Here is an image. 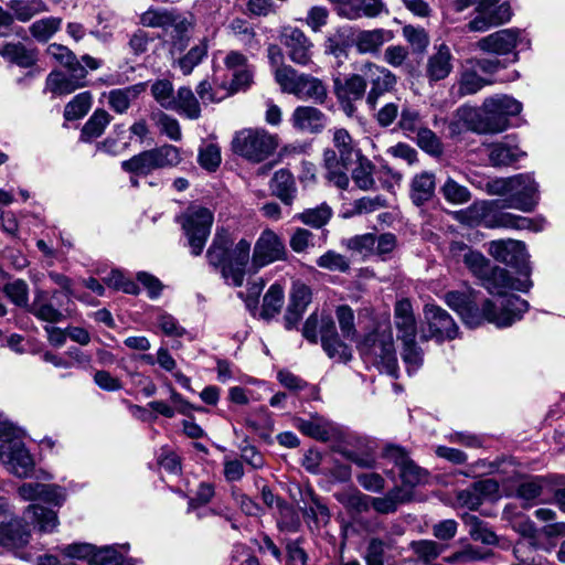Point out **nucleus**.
<instances>
[{
  "mask_svg": "<svg viewBox=\"0 0 565 565\" xmlns=\"http://www.w3.org/2000/svg\"><path fill=\"white\" fill-rule=\"evenodd\" d=\"M313 238L315 235L311 231L303 227H297L294 230L289 238V246L297 254L307 253L315 246Z\"/></svg>",
  "mask_w": 565,
  "mask_h": 565,
  "instance_id": "obj_64",
  "label": "nucleus"
},
{
  "mask_svg": "<svg viewBox=\"0 0 565 565\" xmlns=\"http://www.w3.org/2000/svg\"><path fill=\"white\" fill-rule=\"evenodd\" d=\"M393 38L394 34L390 30H362L356 33L353 43L360 54H376Z\"/></svg>",
  "mask_w": 565,
  "mask_h": 565,
  "instance_id": "obj_28",
  "label": "nucleus"
},
{
  "mask_svg": "<svg viewBox=\"0 0 565 565\" xmlns=\"http://www.w3.org/2000/svg\"><path fill=\"white\" fill-rule=\"evenodd\" d=\"M445 301L470 328L479 327L483 321L492 323L497 328H508L520 320L529 309L527 301L519 296L507 297L502 302L500 313H498L497 306L489 299L484 300L479 309L473 305L471 294L468 292L449 291L445 295Z\"/></svg>",
  "mask_w": 565,
  "mask_h": 565,
  "instance_id": "obj_1",
  "label": "nucleus"
},
{
  "mask_svg": "<svg viewBox=\"0 0 565 565\" xmlns=\"http://www.w3.org/2000/svg\"><path fill=\"white\" fill-rule=\"evenodd\" d=\"M486 107L491 111H493L497 107L498 111L508 120L509 117L516 116L522 110V104L508 95H495L486 98Z\"/></svg>",
  "mask_w": 565,
  "mask_h": 565,
  "instance_id": "obj_51",
  "label": "nucleus"
},
{
  "mask_svg": "<svg viewBox=\"0 0 565 565\" xmlns=\"http://www.w3.org/2000/svg\"><path fill=\"white\" fill-rule=\"evenodd\" d=\"M294 95L300 99H311L316 103L323 104L328 93L326 85L319 78L301 74Z\"/></svg>",
  "mask_w": 565,
  "mask_h": 565,
  "instance_id": "obj_39",
  "label": "nucleus"
},
{
  "mask_svg": "<svg viewBox=\"0 0 565 565\" xmlns=\"http://www.w3.org/2000/svg\"><path fill=\"white\" fill-rule=\"evenodd\" d=\"M274 76L282 92L294 95L300 81L301 74H299L290 65L286 64L280 65L279 68L275 70Z\"/></svg>",
  "mask_w": 565,
  "mask_h": 565,
  "instance_id": "obj_58",
  "label": "nucleus"
},
{
  "mask_svg": "<svg viewBox=\"0 0 565 565\" xmlns=\"http://www.w3.org/2000/svg\"><path fill=\"white\" fill-rule=\"evenodd\" d=\"M462 521L468 526L469 535L475 541H480L483 544L493 545L498 539L494 532H492L486 522L480 520L477 515L465 514Z\"/></svg>",
  "mask_w": 565,
  "mask_h": 565,
  "instance_id": "obj_47",
  "label": "nucleus"
},
{
  "mask_svg": "<svg viewBox=\"0 0 565 565\" xmlns=\"http://www.w3.org/2000/svg\"><path fill=\"white\" fill-rule=\"evenodd\" d=\"M489 254L495 260L516 268L522 276L530 277L529 255L522 242L515 239L492 241L489 245Z\"/></svg>",
  "mask_w": 565,
  "mask_h": 565,
  "instance_id": "obj_14",
  "label": "nucleus"
},
{
  "mask_svg": "<svg viewBox=\"0 0 565 565\" xmlns=\"http://www.w3.org/2000/svg\"><path fill=\"white\" fill-rule=\"evenodd\" d=\"M522 42L521 33L515 29H503L493 32L477 43L478 47L487 53L495 55H509L512 54L510 62L514 63L518 61V53L514 49Z\"/></svg>",
  "mask_w": 565,
  "mask_h": 565,
  "instance_id": "obj_17",
  "label": "nucleus"
},
{
  "mask_svg": "<svg viewBox=\"0 0 565 565\" xmlns=\"http://www.w3.org/2000/svg\"><path fill=\"white\" fill-rule=\"evenodd\" d=\"M270 190L282 203L291 205L297 191L292 174L285 169L276 171L270 181Z\"/></svg>",
  "mask_w": 565,
  "mask_h": 565,
  "instance_id": "obj_35",
  "label": "nucleus"
},
{
  "mask_svg": "<svg viewBox=\"0 0 565 565\" xmlns=\"http://www.w3.org/2000/svg\"><path fill=\"white\" fill-rule=\"evenodd\" d=\"M332 214V209L327 203H321L316 207L306 209L295 215V218L312 228H321L329 223Z\"/></svg>",
  "mask_w": 565,
  "mask_h": 565,
  "instance_id": "obj_46",
  "label": "nucleus"
},
{
  "mask_svg": "<svg viewBox=\"0 0 565 565\" xmlns=\"http://www.w3.org/2000/svg\"><path fill=\"white\" fill-rule=\"evenodd\" d=\"M360 71L365 75L366 85L371 86L365 98L366 105L371 110H375L379 99L394 90L397 77L390 70L372 62L362 65Z\"/></svg>",
  "mask_w": 565,
  "mask_h": 565,
  "instance_id": "obj_11",
  "label": "nucleus"
},
{
  "mask_svg": "<svg viewBox=\"0 0 565 565\" xmlns=\"http://www.w3.org/2000/svg\"><path fill=\"white\" fill-rule=\"evenodd\" d=\"M471 115L470 129L478 134H499L509 127V120L502 116L498 108L493 111L486 107V100L482 103L481 110L461 109Z\"/></svg>",
  "mask_w": 565,
  "mask_h": 565,
  "instance_id": "obj_20",
  "label": "nucleus"
},
{
  "mask_svg": "<svg viewBox=\"0 0 565 565\" xmlns=\"http://www.w3.org/2000/svg\"><path fill=\"white\" fill-rule=\"evenodd\" d=\"M411 494L407 490L395 487L383 497H371V508L380 514H390L397 511L399 504L407 502Z\"/></svg>",
  "mask_w": 565,
  "mask_h": 565,
  "instance_id": "obj_34",
  "label": "nucleus"
},
{
  "mask_svg": "<svg viewBox=\"0 0 565 565\" xmlns=\"http://www.w3.org/2000/svg\"><path fill=\"white\" fill-rule=\"evenodd\" d=\"M175 107L170 110H175L184 115L189 119H198L201 116V107L198 98L189 87H180L177 96H174Z\"/></svg>",
  "mask_w": 565,
  "mask_h": 565,
  "instance_id": "obj_43",
  "label": "nucleus"
},
{
  "mask_svg": "<svg viewBox=\"0 0 565 565\" xmlns=\"http://www.w3.org/2000/svg\"><path fill=\"white\" fill-rule=\"evenodd\" d=\"M394 323L397 330V338L413 341L416 339L417 326L414 310L408 299H401L394 307Z\"/></svg>",
  "mask_w": 565,
  "mask_h": 565,
  "instance_id": "obj_25",
  "label": "nucleus"
},
{
  "mask_svg": "<svg viewBox=\"0 0 565 565\" xmlns=\"http://www.w3.org/2000/svg\"><path fill=\"white\" fill-rule=\"evenodd\" d=\"M387 11L382 0H355L351 7H344L342 17L349 20H356L362 17L375 18Z\"/></svg>",
  "mask_w": 565,
  "mask_h": 565,
  "instance_id": "obj_40",
  "label": "nucleus"
},
{
  "mask_svg": "<svg viewBox=\"0 0 565 565\" xmlns=\"http://www.w3.org/2000/svg\"><path fill=\"white\" fill-rule=\"evenodd\" d=\"M24 519L43 533H51L60 524L57 512L38 503L28 505L23 512Z\"/></svg>",
  "mask_w": 565,
  "mask_h": 565,
  "instance_id": "obj_29",
  "label": "nucleus"
},
{
  "mask_svg": "<svg viewBox=\"0 0 565 565\" xmlns=\"http://www.w3.org/2000/svg\"><path fill=\"white\" fill-rule=\"evenodd\" d=\"M412 548L419 559L426 564L436 559L444 551V547L435 541L422 540L412 543Z\"/></svg>",
  "mask_w": 565,
  "mask_h": 565,
  "instance_id": "obj_63",
  "label": "nucleus"
},
{
  "mask_svg": "<svg viewBox=\"0 0 565 565\" xmlns=\"http://www.w3.org/2000/svg\"><path fill=\"white\" fill-rule=\"evenodd\" d=\"M440 192L445 200L451 204H465L471 199L470 191L452 178H448L445 181L440 188Z\"/></svg>",
  "mask_w": 565,
  "mask_h": 565,
  "instance_id": "obj_54",
  "label": "nucleus"
},
{
  "mask_svg": "<svg viewBox=\"0 0 565 565\" xmlns=\"http://www.w3.org/2000/svg\"><path fill=\"white\" fill-rule=\"evenodd\" d=\"M303 518L312 521L316 526H320L321 524L324 525L330 521V511L317 495L310 493V503L303 509Z\"/></svg>",
  "mask_w": 565,
  "mask_h": 565,
  "instance_id": "obj_57",
  "label": "nucleus"
},
{
  "mask_svg": "<svg viewBox=\"0 0 565 565\" xmlns=\"http://www.w3.org/2000/svg\"><path fill=\"white\" fill-rule=\"evenodd\" d=\"M482 281V286L491 294L497 296H507L508 290H518L522 292H526L532 287V281L530 277L523 276V278H512L510 277L507 269L498 267V266H489L487 274L480 277ZM500 307L497 306L498 313L501 311L502 302Z\"/></svg>",
  "mask_w": 565,
  "mask_h": 565,
  "instance_id": "obj_10",
  "label": "nucleus"
},
{
  "mask_svg": "<svg viewBox=\"0 0 565 565\" xmlns=\"http://www.w3.org/2000/svg\"><path fill=\"white\" fill-rule=\"evenodd\" d=\"M0 460L9 472L19 478L29 477L34 467L29 450L18 438L3 440L0 444Z\"/></svg>",
  "mask_w": 565,
  "mask_h": 565,
  "instance_id": "obj_12",
  "label": "nucleus"
},
{
  "mask_svg": "<svg viewBox=\"0 0 565 565\" xmlns=\"http://www.w3.org/2000/svg\"><path fill=\"white\" fill-rule=\"evenodd\" d=\"M435 174L431 172H420L416 174L411 182V199L417 206L429 201L435 193Z\"/></svg>",
  "mask_w": 565,
  "mask_h": 565,
  "instance_id": "obj_37",
  "label": "nucleus"
},
{
  "mask_svg": "<svg viewBox=\"0 0 565 565\" xmlns=\"http://www.w3.org/2000/svg\"><path fill=\"white\" fill-rule=\"evenodd\" d=\"M285 257L286 247L282 239L273 230H265L254 245L249 270L255 274L260 268Z\"/></svg>",
  "mask_w": 565,
  "mask_h": 565,
  "instance_id": "obj_9",
  "label": "nucleus"
},
{
  "mask_svg": "<svg viewBox=\"0 0 565 565\" xmlns=\"http://www.w3.org/2000/svg\"><path fill=\"white\" fill-rule=\"evenodd\" d=\"M539 183L531 173L513 175V184L510 195L507 198L505 206L532 212L539 203Z\"/></svg>",
  "mask_w": 565,
  "mask_h": 565,
  "instance_id": "obj_13",
  "label": "nucleus"
},
{
  "mask_svg": "<svg viewBox=\"0 0 565 565\" xmlns=\"http://www.w3.org/2000/svg\"><path fill=\"white\" fill-rule=\"evenodd\" d=\"M92 94L83 92L73 97L64 108V117L66 120H76L84 117L92 106Z\"/></svg>",
  "mask_w": 565,
  "mask_h": 565,
  "instance_id": "obj_52",
  "label": "nucleus"
},
{
  "mask_svg": "<svg viewBox=\"0 0 565 565\" xmlns=\"http://www.w3.org/2000/svg\"><path fill=\"white\" fill-rule=\"evenodd\" d=\"M0 544L20 545L28 542V533L25 530L13 531L19 525L18 519H13V512L9 499L0 495Z\"/></svg>",
  "mask_w": 565,
  "mask_h": 565,
  "instance_id": "obj_21",
  "label": "nucleus"
},
{
  "mask_svg": "<svg viewBox=\"0 0 565 565\" xmlns=\"http://www.w3.org/2000/svg\"><path fill=\"white\" fill-rule=\"evenodd\" d=\"M454 68V55L450 47L441 43L434 46L424 67V76L430 85L447 78Z\"/></svg>",
  "mask_w": 565,
  "mask_h": 565,
  "instance_id": "obj_19",
  "label": "nucleus"
},
{
  "mask_svg": "<svg viewBox=\"0 0 565 565\" xmlns=\"http://www.w3.org/2000/svg\"><path fill=\"white\" fill-rule=\"evenodd\" d=\"M351 178L354 184L362 191L375 189L373 162L362 152L352 159V166H349Z\"/></svg>",
  "mask_w": 565,
  "mask_h": 565,
  "instance_id": "obj_30",
  "label": "nucleus"
},
{
  "mask_svg": "<svg viewBox=\"0 0 565 565\" xmlns=\"http://www.w3.org/2000/svg\"><path fill=\"white\" fill-rule=\"evenodd\" d=\"M316 264L330 271L347 273L350 269V260L342 254L329 249L317 258Z\"/></svg>",
  "mask_w": 565,
  "mask_h": 565,
  "instance_id": "obj_56",
  "label": "nucleus"
},
{
  "mask_svg": "<svg viewBox=\"0 0 565 565\" xmlns=\"http://www.w3.org/2000/svg\"><path fill=\"white\" fill-rule=\"evenodd\" d=\"M498 3L499 0H456L455 10L461 12L470 6H475L478 14L468 23L467 28L472 32H484L492 26L509 22L512 17L508 3Z\"/></svg>",
  "mask_w": 565,
  "mask_h": 565,
  "instance_id": "obj_7",
  "label": "nucleus"
},
{
  "mask_svg": "<svg viewBox=\"0 0 565 565\" xmlns=\"http://www.w3.org/2000/svg\"><path fill=\"white\" fill-rule=\"evenodd\" d=\"M7 297L19 307L29 306V286L22 279H15L3 287Z\"/></svg>",
  "mask_w": 565,
  "mask_h": 565,
  "instance_id": "obj_62",
  "label": "nucleus"
},
{
  "mask_svg": "<svg viewBox=\"0 0 565 565\" xmlns=\"http://www.w3.org/2000/svg\"><path fill=\"white\" fill-rule=\"evenodd\" d=\"M332 142L337 150L327 148L322 154L324 178L337 188L345 190L350 183L347 173L349 166H352V159L362 151L355 146L351 135L344 128L333 130Z\"/></svg>",
  "mask_w": 565,
  "mask_h": 565,
  "instance_id": "obj_3",
  "label": "nucleus"
},
{
  "mask_svg": "<svg viewBox=\"0 0 565 565\" xmlns=\"http://www.w3.org/2000/svg\"><path fill=\"white\" fill-rule=\"evenodd\" d=\"M487 149L489 162L493 167L511 166L526 154L518 146L507 141L490 143Z\"/></svg>",
  "mask_w": 565,
  "mask_h": 565,
  "instance_id": "obj_31",
  "label": "nucleus"
},
{
  "mask_svg": "<svg viewBox=\"0 0 565 565\" xmlns=\"http://www.w3.org/2000/svg\"><path fill=\"white\" fill-rule=\"evenodd\" d=\"M358 350L365 362L381 372L397 377L398 364L391 332H371L358 343Z\"/></svg>",
  "mask_w": 565,
  "mask_h": 565,
  "instance_id": "obj_4",
  "label": "nucleus"
},
{
  "mask_svg": "<svg viewBox=\"0 0 565 565\" xmlns=\"http://www.w3.org/2000/svg\"><path fill=\"white\" fill-rule=\"evenodd\" d=\"M147 88L146 83H138L124 88H114L103 93L109 108L116 114L122 115L128 111L132 102H135Z\"/></svg>",
  "mask_w": 565,
  "mask_h": 565,
  "instance_id": "obj_24",
  "label": "nucleus"
},
{
  "mask_svg": "<svg viewBox=\"0 0 565 565\" xmlns=\"http://www.w3.org/2000/svg\"><path fill=\"white\" fill-rule=\"evenodd\" d=\"M227 28L230 33L244 46L249 49H257L259 46V42L256 39V32L248 21L235 18L230 22Z\"/></svg>",
  "mask_w": 565,
  "mask_h": 565,
  "instance_id": "obj_49",
  "label": "nucleus"
},
{
  "mask_svg": "<svg viewBox=\"0 0 565 565\" xmlns=\"http://www.w3.org/2000/svg\"><path fill=\"white\" fill-rule=\"evenodd\" d=\"M192 21L177 11L169 23V30L164 31L171 39L172 50L181 52L188 45L192 30Z\"/></svg>",
  "mask_w": 565,
  "mask_h": 565,
  "instance_id": "obj_33",
  "label": "nucleus"
},
{
  "mask_svg": "<svg viewBox=\"0 0 565 565\" xmlns=\"http://www.w3.org/2000/svg\"><path fill=\"white\" fill-rule=\"evenodd\" d=\"M157 127L162 135H166L173 141H179L182 138L181 127L179 121L167 115L166 113L159 111L153 116Z\"/></svg>",
  "mask_w": 565,
  "mask_h": 565,
  "instance_id": "obj_61",
  "label": "nucleus"
},
{
  "mask_svg": "<svg viewBox=\"0 0 565 565\" xmlns=\"http://www.w3.org/2000/svg\"><path fill=\"white\" fill-rule=\"evenodd\" d=\"M320 333L322 348L329 358L340 362H348L351 360V350L347 344L339 340L332 320L327 319L322 321Z\"/></svg>",
  "mask_w": 565,
  "mask_h": 565,
  "instance_id": "obj_26",
  "label": "nucleus"
},
{
  "mask_svg": "<svg viewBox=\"0 0 565 565\" xmlns=\"http://www.w3.org/2000/svg\"><path fill=\"white\" fill-rule=\"evenodd\" d=\"M181 161V150L166 143L122 161L121 169L128 173L147 177L154 170L177 167Z\"/></svg>",
  "mask_w": 565,
  "mask_h": 565,
  "instance_id": "obj_5",
  "label": "nucleus"
},
{
  "mask_svg": "<svg viewBox=\"0 0 565 565\" xmlns=\"http://www.w3.org/2000/svg\"><path fill=\"white\" fill-rule=\"evenodd\" d=\"M276 148V138L265 129H243L232 140L233 152L252 162L266 160Z\"/></svg>",
  "mask_w": 565,
  "mask_h": 565,
  "instance_id": "obj_6",
  "label": "nucleus"
},
{
  "mask_svg": "<svg viewBox=\"0 0 565 565\" xmlns=\"http://www.w3.org/2000/svg\"><path fill=\"white\" fill-rule=\"evenodd\" d=\"M82 87V82L74 81L68 74L52 72L46 78V89L54 95H68Z\"/></svg>",
  "mask_w": 565,
  "mask_h": 565,
  "instance_id": "obj_50",
  "label": "nucleus"
},
{
  "mask_svg": "<svg viewBox=\"0 0 565 565\" xmlns=\"http://www.w3.org/2000/svg\"><path fill=\"white\" fill-rule=\"evenodd\" d=\"M29 311L38 319L50 323L60 322L64 318L63 313L51 303L47 292L43 290L35 291Z\"/></svg>",
  "mask_w": 565,
  "mask_h": 565,
  "instance_id": "obj_38",
  "label": "nucleus"
},
{
  "mask_svg": "<svg viewBox=\"0 0 565 565\" xmlns=\"http://www.w3.org/2000/svg\"><path fill=\"white\" fill-rule=\"evenodd\" d=\"M224 64L232 75V92L245 89L249 86L253 79V70L244 54L238 51H231L225 56Z\"/></svg>",
  "mask_w": 565,
  "mask_h": 565,
  "instance_id": "obj_22",
  "label": "nucleus"
},
{
  "mask_svg": "<svg viewBox=\"0 0 565 565\" xmlns=\"http://www.w3.org/2000/svg\"><path fill=\"white\" fill-rule=\"evenodd\" d=\"M285 302L284 288L279 284H273L263 298V307L259 317L266 321L277 316Z\"/></svg>",
  "mask_w": 565,
  "mask_h": 565,
  "instance_id": "obj_44",
  "label": "nucleus"
},
{
  "mask_svg": "<svg viewBox=\"0 0 565 565\" xmlns=\"http://www.w3.org/2000/svg\"><path fill=\"white\" fill-rule=\"evenodd\" d=\"M493 81L488 79L479 74L477 68L467 60L462 66L458 79V95H473L481 90L484 86L491 85Z\"/></svg>",
  "mask_w": 565,
  "mask_h": 565,
  "instance_id": "obj_32",
  "label": "nucleus"
},
{
  "mask_svg": "<svg viewBox=\"0 0 565 565\" xmlns=\"http://www.w3.org/2000/svg\"><path fill=\"white\" fill-rule=\"evenodd\" d=\"M174 12V10L149 8L140 15V23L147 28H159L168 31Z\"/></svg>",
  "mask_w": 565,
  "mask_h": 565,
  "instance_id": "obj_53",
  "label": "nucleus"
},
{
  "mask_svg": "<svg viewBox=\"0 0 565 565\" xmlns=\"http://www.w3.org/2000/svg\"><path fill=\"white\" fill-rule=\"evenodd\" d=\"M334 498L348 511L353 513H364L371 508V495L364 494L358 489H348L335 492Z\"/></svg>",
  "mask_w": 565,
  "mask_h": 565,
  "instance_id": "obj_42",
  "label": "nucleus"
},
{
  "mask_svg": "<svg viewBox=\"0 0 565 565\" xmlns=\"http://www.w3.org/2000/svg\"><path fill=\"white\" fill-rule=\"evenodd\" d=\"M290 120L297 130L308 134H319L327 125V116L312 106H298Z\"/></svg>",
  "mask_w": 565,
  "mask_h": 565,
  "instance_id": "obj_23",
  "label": "nucleus"
},
{
  "mask_svg": "<svg viewBox=\"0 0 565 565\" xmlns=\"http://www.w3.org/2000/svg\"><path fill=\"white\" fill-rule=\"evenodd\" d=\"M111 118L113 117L107 110L97 108L83 126L81 140L84 142H90L100 137L106 127L110 124Z\"/></svg>",
  "mask_w": 565,
  "mask_h": 565,
  "instance_id": "obj_41",
  "label": "nucleus"
},
{
  "mask_svg": "<svg viewBox=\"0 0 565 565\" xmlns=\"http://www.w3.org/2000/svg\"><path fill=\"white\" fill-rule=\"evenodd\" d=\"M206 258L209 264L220 270L225 281L233 287H241L249 270L252 262L250 242L241 238L234 243L232 234L225 230H217L212 244L207 248Z\"/></svg>",
  "mask_w": 565,
  "mask_h": 565,
  "instance_id": "obj_2",
  "label": "nucleus"
},
{
  "mask_svg": "<svg viewBox=\"0 0 565 565\" xmlns=\"http://www.w3.org/2000/svg\"><path fill=\"white\" fill-rule=\"evenodd\" d=\"M153 98L166 109L175 107L173 85L168 79H158L151 86Z\"/></svg>",
  "mask_w": 565,
  "mask_h": 565,
  "instance_id": "obj_60",
  "label": "nucleus"
},
{
  "mask_svg": "<svg viewBox=\"0 0 565 565\" xmlns=\"http://www.w3.org/2000/svg\"><path fill=\"white\" fill-rule=\"evenodd\" d=\"M0 55L22 67H30L36 61V51L21 43H8L0 49Z\"/></svg>",
  "mask_w": 565,
  "mask_h": 565,
  "instance_id": "obj_45",
  "label": "nucleus"
},
{
  "mask_svg": "<svg viewBox=\"0 0 565 565\" xmlns=\"http://www.w3.org/2000/svg\"><path fill=\"white\" fill-rule=\"evenodd\" d=\"M279 39L291 62L300 66H307L312 62L313 43L302 30L290 25L284 26Z\"/></svg>",
  "mask_w": 565,
  "mask_h": 565,
  "instance_id": "obj_15",
  "label": "nucleus"
},
{
  "mask_svg": "<svg viewBox=\"0 0 565 565\" xmlns=\"http://www.w3.org/2000/svg\"><path fill=\"white\" fill-rule=\"evenodd\" d=\"M213 213L207 207L190 206L181 216V226L191 248V254H202L213 224Z\"/></svg>",
  "mask_w": 565,
  "mask_h": 565,
  "instance_id": "obj_8",
  "label": "nucleus"
},
{
  "mask_svg": "<svg viewBox=\"0 0 565 565\" xmlns=\"http://www.w3.org/2000/svg\"><path fill=\"white\" fill-rule=\"evenodd\" d=\"M14 12L15 18L19 21L26 22L32 19L35 14L44 11V4L41 0H13L10 4Z\"/></svg>",
  "mask_w": 565,
  "mask_h": 565,
  "instance_id": "obj_59",
  "label": "nucleus"
},
{
  "mask_svg": "<svg viewBox=\"0 0 565 565\" xmlns=\"http://www.w3.org/2000/svg\"><path fill=\"white\" fill-rule=\"evenodd\" d=\"M333 89L337 99L361 100L366 93L365 75L360 71L359 74H349L343 77H335Z\"/></svg>",
  "mask_w": 565,
  "mask_h": 565,
  "instance_id": "obj_27",
  "label": "nucleus"
},
{
  "mask_svg": "<svg viewBox=\"0 0 565 565\" xmlns=\"http://www.w3.org/2000/svg\"><path fill=\"white\" fill-rule=\"evenodd\" d=\"M487 203H475L472 204L466 213L476 214L475 217L479 215H483L486 217L484 225L487 227H505V228H514V230H533L540 231L542 226H539L536 222L532 218L515 215L509 212H497L493 214L486 215Z\"/></svg>",
  "mask_w": 565,
  "mask_h": 565,
  "instance_id": "obj_16",
  "label": "nucleus"
},
{
  "mask_svg": "<svg viewBox=\"0 0 565 565\" xmlns=\"http://www.w3.org/2000/svg\"><path fill=\"white\" fill-rule=\"evenodd\" d=\"M295 427L303 435L321 441L329 440L332 435L331 424L327 419L317 415L309 419L296 418Z\"/></svg>",
  "mask_w": 565,
  "mask_h": 565,
  "instance_id": "obj_36",
  "label": "nucleus"
},
{
  "mask_svg": "<svg viewBox=\"0 0 565 565\" xmlns=\"http://www.w3.org/2000/svg\"><path fill=\"white\" fill-rule=\"evenodd\" d=\"M424 313L430 338L443 342L454 340L458 335V326L445 309L436 305H426Z\"/></svg>",
  "mask_w": 565,
  "mask_h": 565,
  "instance_id": "obj_18",
  "label": "nucleus"
},
{
  "mask_svg": "<svg viewBox=\"0 0 565 565\" xmlns=\"http://www.w3.org/2000/svg\"><path fill=\"white\" fill-rule=\"evenodd\" d=\"M548 552L550 547L540 541V546L532 544V541H519L513 547V554L524 565H542L543 557L536 552Z\"/></svg>",
  "mask_w": 565,
  "mask_h": 565,
  "instance_id": "obj_48",
  "label": "nucleus"
},
{
  "mask_svg": "<svg viewBox=\"0 0 565 565\" xmlns=\"http://www.w3.org/2000/svg\"><path fill=\"white\" fill-rule=\"evenodd\" d=\"M61 23L62 20L60 18H44L32 23L30 32L39 42H46L57 32Z\"/></svg>",
  "mask_w": 565,
  "mask_h": 565,
  "instance_id": "obj_55",
  "label": "nucleus"
}]
</instances>
